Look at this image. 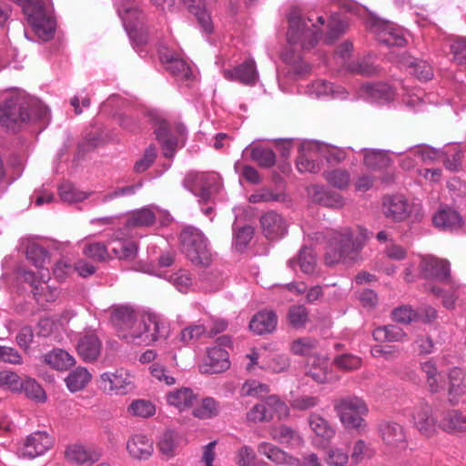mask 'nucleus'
I'll use <instances>...</instances> for the list:
<instances>
[{"mask_svg":"<svg viewBox=\"0 0 466 466\" xmlns=\"http://www.w3.org/2000/svg\"><path fill=\"white\" fill-rule=\"evenodd\" d=\"M49 116L48 108L39 101L20 91L0 104V124L15 130L31 120H44Z\"/></svg>","mask_w":466,"mask_h":466,"instance_id":"f257e3e1","label":"nucleus"},{"mask_svg":"<svg viewBox=\"0 0 466 466\" xmlns=\"http://www.w3.org/2000/svg\"><path fill=\"white\" fill-rule=\"evenodd\" d=\"M367 238V230L360 227L333 231L325 253L326 264H337L351 253L359 251L363 248Z\"/></svg>","mask_w":466,"mask_h":466,"instance_id":"f03ea898","label":"nucleus"},{"mask_svg":"<svg viewBox=\"0 0 466 466\" xmlns=\"http://www.w3.org/2000/svg\"><path fill=\"white\" fill-rule=\"evenodd\" d=\"M168 327L154 314L141 315L130 329L120 333V339L137 347H149L159 339L166 338Z\"/></svg>","mask_w":466,"mask_h":466,"instance_id":"7ed1b4c3","label":"nucleus"},{"mask_svg":"<svg viewBox=\"0 0 466 466\" xmlns=\"http://www.w3.org/2000/svg\"><path fill=\"white\" fill-rule=\"evenodd\" d=\"M334 410L345 429L358 431L366 429L365 417L369 413V407L362 398L356 395L342 397L335 401Z\"/></svg>","mask_w":466,"mask_h":466,"instance_id":"20e7f679","label":"nucleus"},{"mask_svg":"<svg viewBox=\"0 0 466 466\" xmlns=\"http://www.w3.org/2000/svg\"><path fill=\"white\" fill-rule=\"evenodd\" d=\"M117 12L129 38L137 45L146 44L148 40V28L137 0H118Z\"/></svg>","mask_w":466,"mask_h":466,"instance_id":"39448f33","label":"nucleus"},{"mask_svg":"<svg viewBox=\"0 0 466 466\" xmlns=\"http://www.w3.org/2000/svg\"><path fill=\"white\" fill-rule=\"evenodd\" d=\"M182 251L196 266L208 267L212 262V253L208 241L197 228L187 227L180 233Z\"/></svg>","mask_w":466,"mask_h":466,"instance_id":"423d86ee","label":"nucleus"},{"mask_svg":"<svg viewBox=\"0 0 466 466\" xmlns=\"http://www.w3.org/2000/svg\"><path fill=\"white\" fill-rule=\"evenodd\" d=\"M21 6L28 25L44 41L51 39L56 30V21L46 10L43 0H22Z\"/></svg>","mask_w":466,"mask_h":466,"instance_id":"0eeeda50","label":"nucleus"},{"mask_svg":"<svg viewBox=\"0 0 466 466\" xmlns=\"http://www.w3.org/2000/svg\"><path fill=\"white\" fill-rule=\"evenodd\" d=\"M311 23L309 25L298 13L293 11L289 16V27L287 33V39L289 45H299L302 49H310L315 46L319 39V31L316 29V25Z\"/></svg>","mask_w":466,"mask_h":466,"instance_id":"6e6552de","label":"nucleus"},{"mask_svg":"<svg viewBox=\"0 0 466 466\" xmlns=\"http://www.w3.org/2000/svg\"><path fill=\"white\" fill-rule=\"evenodd\" d=\"M183 186L198 198L199 203H208L221 187L217 173L190 172L183 180Z\"/></svg>","mask_w":466,"mask_h":466,"instance_id":"1a4fd4ad","label":"nucleus"},{"mask_svg":"<svg viewBox=\"0 0 466 466\" xmlns=\"http://www.w3.org/2000/svg\"><path fill=\"white\" fill-rule=\"evenodd\" d=\"M100 390L108 395L124 396L132 392L136 384L132 374L125 369L106 371L99 377Z\"/></svg>","mask_w":466,"mask_h":466,"instance_id":"9d476101","label":"nucleus"},{"mask_svg":"<svg viewBox=\"0 0 466 466\" xmlns=\"http://www.w3.org/2000/svg\"><path fill=\"white\" fill-rule=\"evenodd\" d=\"M258 451L276 464L286 466H322L318 455L315 453H309L300 461L269 442L258 444Z\"/></svg>","mask_w":466,"mask_h":466,"instance_id":"9b49d317","label":"nucleus"},{"mask_svg":"<svg viewBox=\"0 0 466 466\" xmlns=\"http://www.w3.org/2000/svg\"><path fill=\"white\" fill-rule=\"evenodd\" d=\"M22 279L32 288L34 298L38 303L52 302L58 297L56 288H51L47 282L50 279L49 269H44L40 276H36L32 270L21 268L18 271Z\"/></svg>","mask_w":466,"mask_h":466,"instance_id":"f8f14e48","label":"nucleus"},{"mask_svg":"<svg viewBox=\"0 0 466 466\" xmlns=\"http://www.w3.org/2000/svg\"><path fill=\"white\" fill-rule=\"evenodd\" d=\"M306 357V373L318 383H326L334 380L332 374L333 364L325 354V351H295Z\"/></svg>","mask_w":466,"mask_h":466,"instance_id":"ddd939ff","label":"nucleus"},{"mask_svg":"<svg viewBox=\"0 0 466 466\" xmlns=\"http://www.w3.org/2000/svg\"><path fill=\"white\" fill-rule=\"evenodd\" d=\"M289 410L285 402L277 396H269L264 402L254 405L247 413V420L250 422H262L271 420L275 415L279 419L289 416Z\"/></svg>","mask_w":466,"mask_h":466,"instance_id":"4468645a","label":"nucleus"},{"mask_svg":"<svg viewBox=\"0 0 466 466\" xmlns=\"http://www.w3.org/2000/svg\"><path fill=\"white\" fill-rule=\"evenodd\" d=\"M159 56L166 69L173 76L177 82L188 85L194 78L190 66L177 53L168 49H161Z\"/></svg>","mask_w":466,"mask_h":466,"instance_id":"2eb2a0df","label":"nucleus"},{"mask_svg":"<svg viewBox=\"0 0 466 466\" xmlns=\"http://www.w3.org/2000/svg\"><path fill=\"white\" fill-rule=\"evenodd\" d=\"M370 29L376 35L378 41L387 46H404L407 43L402 28L393 23L374 20L370 24Z\"/></svg>","mask_w":466,"mask_h":466,"instance_id":"dca6fc26","label":"nucleus"},{"mask_svg":"<svg viewBox=\"0 0 466 466\" xmlns=\"http://www.w3.org/2000/svg\"><path fill=\"white\" fill-rule=\"evenodd\" d=\"M247 358L249 360V363L247 365L248 370L258 364L261 369L281 372L289 365L288 358L277 351H252L247 355Z\"/></svg>","mask_w":466,"mask_h":466,"instance_id":"f3484780","label":"nucleus"},{"mask_svg":"<svg viewBox=\"0 0 466 466\" xmlns=\"http://www.w3.org/2000/svg\"><path fill=\"white\" fill-rule=\"evenodd\" d=\"M52 438L44 431H35L27 436L17 449V455L23 459H35L45 454L52 446Z\"/></svg>","mask_w":466,"mask_h":466,"instance_id":"a211bd4d","label":"nucleus"},{"mask_svg":"<svg viewBox=\"0 0 466 466\" xmlns=\"http://www.w3.org/2000/svg\"><path fill=\"white\" fill-rule=\"evenodd\" d=\"M420 270L424 279L440 283H451L450 262L433 256L421 258Z\"/></svg>","mask_w":466,"mask_h":466,"instance_id":"6ab92c4d","label":"nucleus"},{"mask_svg":"<svg viewBox=\"0 0 466 466\" xmlns=\"http://www.w3.org/2000/svg\"><path fill=\"white\" fill-rule=\"evenodd\" d=\"M199 358L198 369L201 373H220L230 367L228 351H204Z\"/></svg>","mask_w":466,"mask_h":466,"instance_id":"aec40b11","label":"nucleus"},{"mask_svg":"<svg viewBox=\"0 0 466 466\" xmlns=\"http://www.w3.org/2000/svg\"><path fill=\"white\" fill-rule=\"evenodd\" d=\"M359 97L370 102L383 104L394 98V90L386 83L364 84L358 91Z\"/></svg>","mask_w":466,"mask_h":466,"instance_id":"412c9836","label":"nucleus"},{"mask_svg":"<svg viewBox=\"0 0 466 466\" xmlns=\"http://www.w3.org/2000/svg\"><path fill=\"white\" fill-rule=\"evenodd\" d=\"M410 212L411 207L403 196H389L383 200V213L393 221H403Z\"/></svg>","mask_w":466,"mask_h":466,"instance_id":"4be33fe9","label":"nucleus"},{"mask_svg":"<svg viewBox=\"0 0 466 466\" xmlns=\"http://www.w3.org/2000/svg\"><path fill=\"white\" fill-rule=\"evenodd\" d=\"M306 93L316 98L331 97L336 99H347L348 91L341 86H334L325 80H316L307 86Z\"/></svg>","mask_w":466,"mask_h":466,"instance_id":"5701e85b","label":"nucleus"},{"mask_svg":"<svg viewBox=\"0 0 466 466\" xmlns=\"http://www.w3.org/2000/svg\"><path fill=\"white\" fill-rule=\"evenodd\" d=\"M413 420L415 428L428 438L435 435L440 429L437 420L432 415V410L428 404L416 409Z\"/></svg>","mask_w":466,"mask_h":466,"instance_id":"b1692460","label":"nucleus"},{"mask_svg":"<svg viewBox=\"0 0 466 466\" xmlns=\"http://www.w3.org/2000/svg\"><path fill=\"white\" fill-rule=\"evenodd\" d=\"M223 74L225 78L228 80L238 81L250 86L255 85L258 77L256 63L253 59H248L232 69H226Z\"/></svg>","mask_w":466,"mask_h":466,"instance_id":"393cba45","label":"nucleus"},{"mask_svg":"<svg viewBox=\"0 0 466 466\" xmlns=\"http://www.w3.org/2000/svg\"><path fill=\"white\" fill-rule=\"evenodd\" d=\"M260 223L263 233L268 239H279L287 232V225L283 218L274 211L265 213Z\"/></svg>","mask_w":466,"mask_h":466,"instance_id":"a878e982","label":"nucleus"},{"mask_svg":"<svg viewBox=\"0 0 466 466\" xmlns=\"http://www.w3.org/2000/svg\"><path fill=\"white\" fill-rule=\"evenodd\" d=\"M127 451L135 460H147L154 451L153 441L144 434H134L127 441Z\"/></svg>","mask_w":466,"mask_h":466,"instance_id":"bb28decb","label":"nucleus"},{"mask_svg":"<svg viewBox=\"0 0 466 466\" xmlns=\"http://www.w3.org/2000/svg\"><path fill=\"white\" fill-rule=\"evenodd\" d=\"M308 193L314 202L324 207L340 208L344 206L342 196L337 192L328 190L324 186H310L308 188Z\"/></svg>","mask_w":466,"mask_h":466,"instance_id":"cd10ccee","label":"nucleus"},{"mask_svg":"<svg viewBox=\"0 0 466 466\" xmlns=\"http://www.w3.org/2000/svg\"><path fill=\"white\" fill-rule=\"evenodd\" d=\"M278 318L271 310H261L256 313L249 321V329L256 335H264L275 330Z\"/></svg>","mask_w":466,"mask_h":466,"instance_id":"c85d7f7f","label":"nucleus"},{"mask_svg":"<svg viewBox=\"0 0 466 466\" xmlns=\"http://www.w3.org/2000/svg\"><path fill=\"white\" fill-rule=\"evenodd\" d=\"M380 436L385 444L394 448H403L407 444L404 428L396 422H384L380 427Z\"/></svg>","mask_w":466,"mask_h":466,"instance_id":"c756f323","label":"nucleus"},{"mask_svg":"<svg viewBox=\"0 0 466 466\" xmlns=\"http://www.w3.org/2000/svg\"><path fill=\"white\" fill-rule=\"evenodd\" d=\"M65 458L72 464L84 465L97 461L99 455L80 443H74L66 447Z\"/></svg>","mask_w":466,"mask_h":466,"instance_id":"7c9ffc66","label":"nucleus"},{"mask_svg":"<svg viewBox=\"0 0 466 466\" xmlns=\"http://www.w3.org/2000/svg\"><path fill=\"white\" fill-rule=\"evenodd\" d=\"M139 317L136 315L135 309L127 305L116 306L111 313V322L117 330V335L120 338V333H125L130 329Z\"/></svg>","mask_w":466,"mask_h":466,"instance_id":"2f4dec72","label":"nucleus"},{"mask_svg":"<svg viewBox=\"0 0 466 466\" xmlns=\"http://www.w3.org/2000/svg\"><path fill=\"white\" fill-rule=\"evenodd\" d=\"M197 397L192 389L182 387L168 391L166 394V400L168 405L175 407L179 411H183L194 405Z\"/></svg>","mask_w":466,"mask_h":466,"instance_id":"473e14b6","label":"nucleus"},{"mask_svg":"<svg viewBox=\"0 0 466 466\" xmlns=\"http://www.w3.org/2000/svg\"><path fill=\"white\" fill-rule=\"evenodd\" d=\"M249 154V158L260 167L269 168L276 164V154L269 147L249 144L243 150V156Z\"/></svg>","mask_w":466,"mask_h":466,"instance_id":"72a5a7b5","label":"nucleus"},{"mask_svg":"<svg viewBox=\"0 0 466 466\" xmlns=\"http://www.w3.org/2000/svg\"><path fill=\"white\" fill-rule=\"evenodd\" d=\"M435 227L442 230H456L462 225V218L460 214L451 208L439 210L432 218Z\"/></svg>","mask_w":466,"mask_h":466,"instance_id":"f704fd0d","label":"nucleus"},{"mask_svg":"<svg viewBox=\"0 0 466 466\" xmlns=\"http://www.w3.org/2000/svg\"><path fill=\"white\" fill-rule=\"evenodd\" d=\"M155 207L148 206L130 212L126 221L127 228L150 227L156 222Z\"/></svg>","mask_w":466,"mask_h":466,"instance_id":"c9c22d12","label":"nucleus"},{"mask_svg":"<svg viewBox=\"0 0 466 466\" xmlns=\"http://www.w3.org/2000/svg\"><path fill=\"white\" fill-rule=\"evenodd\" d=\"M449 378V401L451 404L458 403L459 397L466 392L465 375L461 369L455 367L448 374Z\"/></svg>","mask_w":466,"mask_h":466,"instance_id":"e433bc0d","label":"nucleus"},{"mask_svg":"<svg viewBox=\"0 0 466 466\" xmlns=\"http://www.w3.org/2000/svg\"><path fill=\"white\" fill-rule=\"evenodd\" d=\"M188 8L190 13L195 15L201 32L207 35H211L214 31V24L202 0H190Z\"/></svg>","mask_w":466,"mask_h":466,"instance_id":"4c0bfd02","label":"nucleus"},{"mask_svg":"<svg viewBox=\"0 0 466 466\" xmlns=\"http://www.w3.org/2000/svg\"><path fill=\"white\" fill-rule=\"evenodd\" d=\"M154 132L163 147L164 155L167 157H172L177 147V139L170 134L168 123L166 120L157 121Z\"/></svg>","mask_w":466,"mask_h":466,"instance_id":"58836bf2","label":"nucleus"},{"mask_svg":"<svg viewBox=\"0 0 466 466\" xmlns=\"http://www.w3.org/2000/svg\"><path fill=\"white\" fill-rule=\"evenodd\" d=\"M288 265L292 269L299 266L303 273L313 274L317 266L316 256L311 248L304 247L299 250L296 258L289 260Z\"/></svg>","mask_w":466,"mask_h":466,"instance_id":"ea45409f","label":"nucleus"},{"mask_svg":"<svg viewBox=\"0 0 466 466\" xmlns=\"http://www.w3.org/2000/svg\"><path fill=\"white\" fill-rule=\"evenodd\" d=\"M465 426L466 414L458 410L446 411L439 423L440 429L450 433L463 431Z\"/></svg>","mask_w":466,"mask_h":466,"instance_id":"a19ab883","label":"nucleus"},{"mask_svg":"<svg viewBox=\"0 0 466 466\" xmlns=\"http://www.w3.org/2000/svg\"><path fill=\"white\" fill-rule=\"evenodd\" d=\"M26 258L37 268L40 276L44 269H48L46 266L49 264V252L42 246L36 243H30L26 247Z\"/></svg>","mask_w":466,"mask_h":466,"instance_id":"79ce46f5","label":"nucleus"},{"mask_svg":"<svg viewBox=\"0 0 466 466\" xmlns=\"http://www.w3.org/2000/svg\"><path fill=\"white\" fill-rule=\"evenodd\" d=\"M44 361L58 371L67 370L76 364V360L68 351H48L44 355Z\"/></svg>","mask_w":466,"mask_h":466,"instance_id":"37998d69","label":"nucleus"},{"mask_svg":"<svg viewBox=\"0 0 466 466\" xmlns=\"http://www.w3.org/2000/svg\"><path fill=\"white\" fill-rule=\"evenodd\" d=\"M92 379L87 369L78 367L72 370L65 379L66 388L70 392H77L84 390Z\"/></svg>","mask_w":466,"mask_h":466,"instance_id":"c03bdc74","label":"nucleus"},{"mask_svg":"<svg viewBox=\"0 0 466 466\" xmlns=\"http://www.w3.org/2000/svg\"><path fill=\"white\" fill-rule=\"evenodd\" d=\"M308 147L310 153L314 151L318 152L329 163H339L346 158V153L342 148L319 142L309 143Z\"/></svg>","mask_w":466,"mask_h":466,"instance_id":"a18cd8bd","label":"nucleus"},{"mask_svg":"<svg viewBox=\"0 0 466 466\" xmlns=\"http://www.w3.org/2000/svg\"><path fill=\"white\" fill-rule=\"evenodd\" d=\"M309 424L311 431L323 441L328 442L335 436V430L329 421L317 413L309 415Z\"/></svg>","mask_w":466,"mask_h":466,"instance_id":"49530a36","label":"nucleus"},{"mask_svg":"<svg viewBox=\"0 0 466 466\" xmlns=\"http://www.w3.org/2000/svg\"><path fill=\"white\" fill-rule=\"evenodd\" d=\"M271 438L281 444L300 445L302 438L292 428L286 425L273 427L269 432Z\"/></svg>","mask_w":466,"mask_h":466,"instance_id":"de8ad7c7","label":"nucleus"},{"mask_svg":"<svg viewBox=\"0 0 466 466\" xmlns=\"http://www.w3.org/2000/svg\"><path fill=\"white\" fill-rule=\"evenodd\" d=\"M364 152V165L370 169H381L391 163L387 152L380 149L361 148Z\"/></svg>","mask_w":466,"mask_h":466,"instance_id":"09e8293b","label":"nucleus"},{"mask_svg":"<svg viewBox=\"0 0 466 466\" xmlns=\"http://www.w3.org/2000/svg\"><path fill=\"white\" fill-rule=\"evenodd\" d=\"M205 268L199 275L201 287L208 291L218 289L224 281L222 272L217 268H209V266Z\"/></svg>","mask_w":466,"mask_h":466,"instance_id":"8fccbe9b","label":"nucleus"},{"mask_svg":"<svg viewBox=\"0 0 466 466\" xmlns=\"http://www.w3.org/2000/svg\"><path fill=\"white\" fill-rule=\"evenodd\" d=\"M112 244L111 251L116 258L130 261L137 257L138 248L136 242L117 239Z\"/></svg>","mask_w":466,"mask_h":466,"instance_id":"3c124183","label":"nucleus"},{"mask_svg":"<svg viewBox=\"0 0 466 466\" xmlns=\"http://www.w3.org/2000/svg\"><path fill=\"white\" fill-rule=\"evenodd\" d=\"M333 366L336 368L349 371L359 369L362 364V359L350 351H342L333 358Z\"/></svg>","mask_w":466,"mask_h":466,"instance_id":"603ef678","label":"nucleus"},{"mask_svg":"<svg viewBox=\"0 0 466 466\" xmlns=\"http://www.w3.org/2000/svg\"><path fill=\"white\" fill-rule=\"evenodd\" d=\"M25 396L36 402H45L46 400V394L41 385L34 379L27 378L19 387Z\"/></svg>","mask_w":466,"mask_h":466,"instance_id":"864d4df0","label":"nucleus"},{"mask_svg":"<svg viewBox=\"0 0 466 466\" xmlns=\"http://www.w3.org/2000/svg\"><path fill=\"white\" fill-rule=\"evenodd\" d=\"M59 196L64 202L76 203L89 197L86 192L81 191L70 182H64L58 188Z\"/></svg>","mask_w":466,"mask_h":466,"instance_id":"5fc2aeb1","label":"nucleus"},{"mask_svg":"<svg viewBox=\"0 0 466 466\" xmlns=\"http://www.w3.org/2000/svg\"><path fill=\"white\" fill-rule=\"evenodd\" d=\"M218 413L219 404L210 397L203 399L201 404L193 410L194 417L201 420L216 417Z\"/></svg>","mask_w":466,"mask_h":466,"instance_id":"6e6d98bb","label":"nucleus"},{"mask_svg":"<svg viewBox=\"0 0 466 466\" xmlns=\"http://www.w3.org/2000/svg\"><path fill=\"white\" fill-rule=\"evenodd\" d=\"M421 370L426 374V382L429 390L432 392H438L442 389L435 363L431 360H425L420 362Z\"/></svg>","mask_w":466,"mask_h":466,"instance_id":"4d7b16f0","label":"nucleus"},{"mask_svg":"<svg viewBox=\"0 0 466 466\" xmlns=\"http://www.w3.org/2000/svg\"><path fill=\"white\" fill-rule=\"evenodd\" d=\"M142 186H143V183L138 182L135 185L127 186L124 187H118V188H116L113 191L108 192L106 194L97 195L96 197V198L94 199V201L96 204H101V203L109 202L117 198H121V197H125V196H131V195H134L138 189H140L142 187Z\"/></svg>","mask_w":466,"mask_h":466,"instance_id":"13d9d810","label":"nucleus"},{"mask_svg":"<svg viewBox=\"0 0 466 466\" xmlns=\"http://www.w3.org/2000/svg\"><path fill=\"white\" fill-rule=\"evenodd\" d=\"M323 176L329 185L340 190L347 188L350 182V174L346 169L325 171Z\"/></svg>","mask_w":466,"mask_h":466,"instance_id":"bf43d9fd","label":"nucleus"},{"mask_svg":"<svg viewBox=\"0 0 466 466\" xmlns=\"http://www.w3.org/2000/svg\"><path fill=\"white\" fill-rule=\"evenodd\" d=\"M410 74L413 75L420 80L427 81L433 76V71L430 64L426 61L416 58H409L407 61Z\"/></svg>","mask_w":466,"mask_h":466,"instance_id":"052dcab7","label":"nucleus"},{"mask_svg":"<svg viewBox=\"0 0 466 466\" xmlns=\"http://www.w3.org/2000/svg\"><path fill=\"white\" fill-rule=\"evenodd\" d=\"M411 153L419 158L420 161L424 163H431L435 160L444 157L447 155L446 151L436 149L429 146H416L411 148Z\"/></svg>","mask_w":466,"mask_h":466,"instance_id":"680f3d73","label":"nucleus"},{"mask_svg":"<svg viewBox=\"0 0 466 466\" xmlns=\"http://www.w3.org/2000/svg\"><path fill=\"white\" fill-rule=\"evenodd\" d=\"M127 411L133 416L150 418L156 413V406L150 400L139 399L131 402Z\"/></svg>","mask_w":466,"mask_h":466,"instance_id":"e2e57ef3","label":"nucleus"},{"mask_svg":"<svg viewBox=\"0 0 466 466\" xmlns=\"http://www.w3.org/2000/svg\"><path fill=\"white\" fill-rule=\"evenodd\" d=\"M157 447L161 454L166 458L174 457L177 450L176 433L172 431H165L157 442Z\"/></svg>","mask_w":466,"mask_h":466,"instance_id":"0e129e2a","label":"nucleus"},{"mask_svg":"<svg viewBox=\"0 0 466 466\" xmlns=\"http://www.w3.org/2000/svg\"><path fill=\"white\" fill-rule=\"evenodd\" d=\"M269 388L267 384L257 380H247L240 388V395L242 397H260L268 393Z\"/></svg>","mask_w":466,"mask_h":466,"instance_id":"69168bd1","label":"nucleus"},{"mask_svg":"<svg viewBox=\"0 0 466 466\" xmlns=\"http://www.w3.org/2000/svg\"><path fill=\"white\" fill-rule=\"evenodd\" d=\"M393 321L400 324H410L419 320L420 313L414 310L410 306L403 305L394 309L391 311Z\"/></svg>","mask_w":466,"mask_h":466,"instance_id":"338daca9","label":"nucleus"},{"mask_svg":"<svg viewBox=\"0 0 466 466\" xmlns=\"http://www.w3.org/2000/svg\"><path fill=\"white\" fill-rule=\"evenodd\" d=\"M102 341L94 330H86L79 335L76 350H101Z\"/></svg>","mask_w":466,"mask_h":466,"instance_id":"774afa93","label":"nucleus"}]
</instances>
